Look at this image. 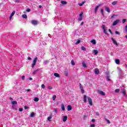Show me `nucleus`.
Listing matches in <instances>:
<instances>
[{
  "mask_svg": "<svg viewBox=\"0 0 127 127\" xmlns=\"http://www.w3.org/2000/svg\"><path fill=\"white\" fill-rule=\"evenodd\" d=\"M36 62H37V58H35L34 61H33V63L32 64V68H34V66H35L36 64Z\"/></svg>",
  "mask_w": 127,
  "mask_h": 127,
  "instance_id": "nucleus-1",
  "label": "nucleus"
},
{
  "mask_svg": "<svg viewBox=\"0 0 127 127\" xmlns=\"http://www.w3.org/2000/svg\"><path fill=\"white\" fill-rule=\"evenodd\" d=\"M79 85L81 93L84 94L85 93V90H84V87H83V85H82L81 83H79Z\"/></svg>",
  "mask_w": 127,
  "mask_h": 127,
  "instance_id": "nucleus-2",
  "label": "nucleus"
},
{
  "mask_svg": "<svg viewBox=\"0 0 127 127\" xmlns=\"http://www.w3.org/2000/svg\"><path fill=\"white\" fill-rule=\"evenodd\" d=\"M87 100L90 106H93V101L92 100V98L91 97H87Z\"/></svg>",
  "mask_w": 127,
  "mask_h": 127,
  "instance_id": "nucleus-3",
  "label": "nucleus"
},
{
  "mask_svg": "<svg viewBox=\"0 0 127 127\" xmlns=\"http://www.w3.org/2000/svg\"><path fill=\"white\" fill-rule=\"evenodd\" d=\"M102 28L103 29L104 33L105 34H108V33H107V28H106V26H105V25H102Z\"/></svg>",
  "mask_w": 127,
  "mask_h": 127,
  "instance_id": "nucleus-4",
  "label": "nucleus"
},
{
  "mask_svg": "<svg viewBox=\"0 0 127 127\" xmlns=\"http://www.w3.org/2000/svg\"><path fill=\"white\" fill-rule=\"evenodd\" d=\"M83 19V12H81L79 14V17L78 18L79 21H81Z\"/></svg>",
  "mask_w": 127,
  "mask_h": 127,
  "instance_id": "nucleus-5",
  "label": "nucleus"
},
{
  "mask_svg": "<svg viewBox=\"0 0 127 127\" xmlns=\"http://www.w3.org/2000/svg\"><path fill=\"white\" fill-rule=\"evenodd\" d=\"M15 14V11H13L11 13L10 17L9 18V20H11V18H12V16H13Z\"/></svg>",
  "mask_w": 127,
  "mask_h": 127,
  "instance_id": "nucleus-6",
  "label": "nucleus"
},
{
  "mask_svg": "<svg viewBox=\"0 0 127 127\" xmlns=\"http://www.w3.org/2000/svg\"><path fill=\"white\" fill-rule=\"evenodd\" d=\"M98 94H99V95H101V96H105L106 95V93H105V92H104V91L102 90H99Z\"/></svg>",
  "mask_w": 127,
  "mask_h": 127,
  "instance_id": "nucleus-7",
  "label": "nucleus"
},
{
  "mask_svg": "<svg viewBox=\"0 0 127 127\" xmlns=\"http://www.w3.org/2000/svg\"><path fill=\"white\" fill-rule=\"evenodd\" d=\"M119 22H120V20L117 19L113 22V26H115V25H117V24H118V23H119Z\"/></svg>",
  "mask_w": 127,
  "mask_h": 127,
  "instance_id": "nucleus-8",
  "label": "nucleus"
},
{
  "mask_svg": "<svg viewBox=\"0 0 127 127\" xmlns=\"http://www.w3.org/2000/svg\"><path fill=\"white\" fill-rule=\"evenodd\" d=\"M31 23L32 24H33V25H37V24H38V22L36 20H32Z\"/></svg>",
  "mask_w": 127,
  "mask_h": 127,
  "instance_id": "nucleus-9",
  "label": "nucleus"
},
{
  "mask_svg": "<svg viewBox=\"0 0 127 127\" xmlns=\"http://www.w3.org/2000/svg\"><path fill=\"white\" fill-rule=\"evenodd\" d=\"M111 40H112V41H113V43H114L115 45H116V46H118L119 45V44H118V42H117V41H116L114 38H111Z\"/></svg>",
  "mask_w": 127,
  "mask_h": 127,
  "instance_id": "nucleus-10",
  "label": "nucleus"
},
{
  "mask_svg": "<svg viewBox=\"0 0 127 127\" xmlns=\"http://www.w3.org/2000/svg\"><path fill=\"white\" fill-rule=\"evenodd\" d=\"M105 10L106 11H107V12L110 13L111 11V10H110V8L107 6H105Z\"/></svg>",
  "mask_w": 127,
  "mask_h": 127,
  "instance_id": "nucleus-11",
  "label": "nucleus"
},
{
  "mask_svg": "<svg viewBox=\"0 0 127 127\" xmlns=\"http://www.w3.org/2000/svg\"><path fill=\"white\" fill-rule=\"evenodd\" d=\"M94 72L96 75H99V74H100V71H99L98 68H95Z\"/></svg>",
  "mask_w": 127,
  "mask_h": 127,
  "instance_id": "nucleus-12",
  "label": "nucleus"
},
{
  "mask_svg": "<svg viewBox=\"0 0 127 127\" xmlns=\"http://www.w3.org/2000/svg\"><path fill=\"white\" fill-rule=\"evenodd\" d=\"M122 94L124 95V96L125 97H127V92H126V90H125V89H123L122 90Z\"/></svg>",
  "mask_w": 127,
  "mask_h": 127,
  "instance_id": "nucleus-13",
  "label": "nucleus"
},
{
  "mask_svg": "<svg viewBox=\"0 0 127 127\" xmlns=\"http://www.w3.org/2000/svg\"><path fill=\"white\" fill-rule=\"evenodd\" d=\"M83 102L84 103H87V95H86L83 96Z\"/></svg>",
  "mask_w": 127,
  "mask_h": 127,
  "instance_id": "nucleus-14",
  "label": "nucleus"
},
{
  "mask_svg": "<svg viewBox=\"0 0 127 127\" xmlns=\"http://www.w3.org/2000/svg\"><path fill=\"white\" fill-rule=\"evenodd\" d=\"M82 67H83V68H86L87 67V64H86L85 63V62H83L82 63Z\"/></svg>",
  "mask_w": 127,
  "mask_h": 127,
  "instance_id": "nucleus-15",
  "label": "nucleus"
},
{
  "mask_svg": "<svg viewBox=\"0 0 127 127\" xmlns=\"http://www.w3.org/2000/svg\"><path fill=\"white\" fill-rule=\"evenodd\" d=\"M61 108L62 110V111H65V106H64V104H62L61 105Z\"/></svg>",
  "mask_w": 127,
  "mask_h": 127,
  "instance_id": "nucleus-16",
  "label": "nucleus"
},
{
  "mask_svg": "<svg viewBox=\"0 0 127 127\" xmlns=\"http://www.w3.org/2000/svg\"><path fill=\"white\" fill-rule=\"evenodd\" d=\"M51 119H52V114H51L50 116L48 117L47 120L49 122H51Z\"/></svg>",
  "mask_w": 127,
  "mask_h": 127,
  "instance_id": "nucleus-17",
  "label": "nucleus"
},
{
  "mask_svg": "<svg viewBox=\"0 0 127 127\" xmlns=\"http://www.w3.org/2000/svg\"><path fill=\"white\" fill-rule=\"evenodd\" d=\"M66 121H67V116H64L63 117V122L65 123V122H66Z\"/></svg>",
  "mask_w": 127,
  "mask_h": 127,
  "instance_id": "nucleus-18",
  "label": "nucleus"
},
{
  "mask_svg": "<svg viewBox=\"0 0 127 127\" xmlns=\"http://www.w3.org/2000/svg\"><path fill=\"white\" fill-rule=\"evenodd\" d=\"M99 7H100V5L95 7V13H97V11H98V9H99Z\"/></svg>",
  "mask_w": 127,
  "mask_h": 127,
  "instance_id": "nucleus-19",
  "label": "nucleus"
},
{
  "mask_svg": "<svg viewBox=\"0 0 127 127\" xmlns=\"http://www.w3.org/2000/svg\"><path fill=\"white\" fill-rule=\"evenodd\" d=\"M54 75L55 77H57V78H59L60 77V75L58 73H54Z\"/></svg>",
  "mask_w": 127,
  "mask_h": 127,
  "instance_id": "nucleus-20",
  "label": "nucleus"
},
{
  "mask_svg": "<svg viewBox=\"0 0 127 127\" xmlns=\"http://www.w3.org/2000/svg\"><path fill=\"white\" fill-rule=\"evenodd\" d=\"M72 110V106L71 105L67 106V111H71Z\"/></svg>",
  "mask_w": 127,
  "mask_h": 127,
  "instance_id": "nucleus-21",
  "label": "nucleus"
},
{
  "mask_svg": "<svg viewBox=\"0 0 127 127\" xmlns=\"http://www.w3.org/2000/svg\"><path fill=\"white\" fill-rule=\"evenodd\" d=\"M90 42L91 43H92V44H93L94 45H95V44H96V40H92L90 41Z\"/></svg>",
  "mask_w": 127,
  "mask_h": 127,
  "instance_id": "nucleus-22",
  "label": "nucleus"
},
{
  "mask_svg": "<svg viewBox=\"0 0 127 127\" xmlns=\"http://www.w3.org/2000/svg\"><path fill=\"white\" fill-rule=\"evenodd\" d=\"M34 101L35 102H38V101H39V98H38V97H35L34 98Z\"/></svg>",
  "mask_w": 127,
  "mask_h": 127,
  "instance_id": "nucleus-23",
  "label": "nucleus"
},
{
  "mask_svg": "<svg viewBox=\"0 0 127 127\" xmlns=\"http://www.w3.org/2000/svg\"><path fill=\"white\" fill-rule=\"evenodd\" d=\"M85 1H82V3H79L78 5L79 6H83V4H84V3H85Z\"/></svg>",
  "mask_w": 127,
  "mask_h": 127,
  "instance_id": "nucleus-24",
  "label": "nucleus"
},
{
  "mask_svg": "<svg viewBox=\"0 0 127 127\" xmlns=\"http://www.w3.org/2000/svg\"><path fill=\"white\" fill-rule=\"evenodd\" d=\"M34 116H35V113H34V112H32V113H31L30 114L31 118H33Z\"/></svg>",
  "mask_w": 127,
  "mask_h": 127,
  "instance_id": "nucleus-25",
  "label": "nucleus"
},
{
  "mask_svg": "<svg viewBox=\"0 0 127 127\" xmlns=\"http://www.w3.org/2000/svg\"><path fill=\"white\" fill-rule=\"evenodd\" d=\"M115 63L118 64H120V60L119 59L115 60Z\"/></svg>",
  "mask_w": 127,
  "mask_h": 127,
  "instance_id": "nucleus-26",
  "label": "nucleus"
},
{
  "mask_svg": "<svg viewBox=\"0 0 127 127\" xmlns=\"http://www.w3.org/2000/svg\"><path fill=\"white\" fill-rule=\"evenodd\" d=\"M61 3L62 4H67V2H66L65 1H61Z\"/></svg>",
  "mask_w": 127,
  "mask_h": 127,
  "instance_id": "nucleus-27",
  "label": "nucleus"
},
{
  "mask_svg": "<svg viewBox=\"0 0 127 127\" xmlns=\"http://www.w3.org/2000/svg\"><path fill=\"white\" fill-rule=\"evenodd\" d=\"M93 53H94L95 55H97V54H98V50H94Z\"/></svg>",
  "mask_w": 127,
  "mask_h": 127,
  "instance_id": "nucleus-28",
  "label": "nucleus"
},
{
  "mask_svg": "<svg viewBox=\"0 0 127 127\" xmlns=\"http://www.w3.org/2000/svg\"><path fill=\"white\" fill-rule=\"evenodd\" d=\"M117 3H118V1H114L112 2V5H116V4H117Z\"/></svg>",
  "mask_w": 127,
  "mask_h": 127,
  "instance_id": "nucleus-29",
  "label": "nucleus"
},
{
  "mask_svg": "<svg viewBox=\"0 0 127 127\" xmlns=\"http://www.w3.org/2000/svg\"><path fill=\"white\" fill-rule=\"evenodd\" d=\"M22 17H23V18H27V15H26V14H23Z\"/></svg>",
  "mask_w": 127,
  "mask_h": 127,
  "instance_id": "nucleus-30",
  "label": "nucleus"
},
{
  "mask_svg": "<svg viewBox=\"0 0 127 127\" xmlns=\"http://www.w3.org/2000/svg\"><path fill=\"white\" fill-rule=\"evenodd\" d=\"M38 71V69H36V70H34V71L33 72V75H35V74H36V73H37Z\"/></svg>",
  "mask_w": 127,
  "mask_h": 127,
  "instance_id": "nucleus-31",
  "label": "nucleus"
},
{
  "mask_svg": "<svg viewBox=\"0 0 127 127\" xmlns=\"http://www.w3.org/2000/svg\"><path fill=\"white\" fill-rule=\"evenodd\" d=\"M80 42H81V40H77V42L75 43L76 45H77V44H79V43H80Z\"/></svg>",
  "mask_w": 127,
  "mask_h": 127,
  "instance_id": "nucleus-32",
  "label": "nucleus"
},
{
  "mask_svg": "<svg viewBox=\"0 0 127 127\" xmlns=\"http://www.w3.org/2000/svg\"><path fill=\"white\" fill-rule=\"evenodd\" d=\"M54 113H55V114H57V113H58V110H57V109H54Z\"/></svg>",
  "mask_w": 127,
  "mask_h": 127,
  "instance_id": "nucleus-33",
  "label": "nucleus"
},
{
  "mask_svg": "<svg viewBox=\"0 0 127 127\" xmlns=\"http://www.w3.org/2000/svg\"><path fill=\"white\" fill-rule=\"evenodd\" d=\"M16 104H17V102L15 101L12 102V105H16Z\"/></svg>",
  "mask_w": 127,
  "mask_h": 127,
  "instance_id": "nucleus-34",
  "label": "nucleus"
},
{
  "mask_svg": "<svg viewBox=\"0 0 127 127\" xmlns=\"http://www.w3.org/2000/svg\"><path fill=\"white\" fill-rule=\"evenodd\" d=\"M105 121L108 123V124H111V122L109 121L107 118H105Z\"/></svg>",
  "mask_w": 127,
  "mask_h": 127,
  "instance_id": "nucleus-35",
  "label": "nucleus"
},
{
  "mask_svg": "<svg viewBox=\"0 0 127 127\" xmlns=\"http://www.w3.org/2000/svg\"><path fill=\"white\" fill-rule=\"evenodd\" d=\"M81 50H83V51H86V48L85 47H81Z\"/></svg>",
  "mask_w": 127,
  "mask_h": 127,
  "instance_id": "nucleus-36",
  "label": "nucleus"
},
{
  "mask_svg": "<svg viewBox=\"0 0 127 127\" xmlns=\"http://www.w3.org/2000/svg\"><path fill=\"white\" fill-rule=\"evenodd\" d=\"M71 65H75V62H74L73 60H71Z\"/></svg>",
  "mask_w": 127,
  "mask_h": 127,
  "instance_id": "nucleus-37",
  "label": "nucleus"
},
{
  "mask_svg": "<svg viewBox=\"0 0 127 127\" xmlns=\"http://www.w3.org/2000/svg\"><path fill=\"white\" fill-rule=\"evenodd\" d=\"M56 99V95H54L53 96V100L55 101Z\"/></svg>",
  "mask_w": 127,
  "mask_h": 127,
  "instance_id": "nucleus-38",
  "label": "nucleus"
},
{
  "mask_svg": "<svg viewBox=\"0 0 127 127\" xmlns=\"http://www.w3.org/2000/svg\"><path fill=\"white\" fill-rule=\"evenodd\" d=\"M101 12L102 15L104 16V9H101Z\"/></svg>",
  "mask_w": 127,
  "mask_h": 127,
  "instance_id": "nucleus-39",
  "label": "nucleus"
},
{
  "mask_svg": "<svg viewBox=\"0 0 127 127\" xmlns=\"http://www.w3.org/2000/svg\"><path fill=\"white\" fill-rule=\"evenodd\" d=\"M115 33L116 34H117V35H120L121 34L120 32H119L118 31H115Z\"/></svg>",
  "mask_w": 127,
  "mask_h": 127,
  "instance_id": "nucleus-40",
  "label": "nucleus"
},
{
  "mask_svg": "<svg viewBox=\"0 0 127 127\" xmlns=\"http://www.w3.org/2000/svg\"><path fill=\"white\" fill-rule=\"evenodd\" d=\"M120 92V89H117L115 90V93H119Z\"/></svg>",
  "mask_w": 127,
  "mask_h": 127,
  "instance_id": "nucleus-41",
  "label": "nucleus"
},
{
  "mask_svg": "<svg viewBox=\"0 0 127 127\" xmlns=\"http://www.w3.org/2000/svg\"><path fill=\"white\" fill-rule=\"evenodd\" d=\"M41 88H42V89H45V85L44 84H42Z\"/></svg>",
  "mask_w": 127,
  "mask_h": 127,
  "instance_id": "nucleus-42",
  "label": "nucleus"
},
{
  "mask_svg": "<svg viewBox=\"0 0 127 127\" xmlns=\"http://www.w3.org/2000/svg\"><path fill=\"white\" fill-rule=\"evenodd\" d=\"M48 88H49V90H52V89H53V87H52V86H50L48 87Z\"/></svg>",
  "mask_w": 127,
  "mask_h": 127,
  "instance_id": "nucleus-43",
  "label": "nucleus"
},
{
  "mask_svg": "<svg viewBox=\"0 0 127 127\" xmlns=\"http://www.w3.org/2000/svg\"><path fill=\"white\" fill-rule=\"evenodd\" d=\"M44 64H47L48 63H49V61H45L44 62Z\"/></svg>",
  "mask_w": 127,
  "mask_h": 127,
  "instance_id": "nucleus-44",
  "label": "nucleus"
},
{
  "mask_svg": "<svg viewBox=\"0 0 127 127\" xmlns=\"http://www.w3.org/2000/svg\"><path fill=\"white\" fill-rule=\"evenodd\" d=\"M126 21H127V19H124L122 20L123 23H125Z\"/></svg>",
  "mask_w": 127,
  "mask_h": 127,
  "instance_id": "nucleus-45",
  "label": "nucleus"
},
{
  "mask_svg": "<svg viewBox=\"0 0 127 127\" xmlns=\"http://www.w3.org/2000/svg\"><path fill=\"white\" fill-rule=\"evenodd\" d=\"M64 74L66 77L68 76V72L67 71H64Z\"/></svg>",
  "mask_w": 127,
  "mask_h": 127,
  "instance_id": "nucleus-46",
  "label": "nucleus"
},
{
  "mask_svg": "<svg viewBox=\"0 0 127 127\" xmlns=\"http://www.w3.org/2000/svg\"><path fill=\"white\" fill-rule=\"evenodd\" d=\"M95 114H96V116H100V114H99V112H95Z\"/></svg>",
  "mask_w": 127,
  "mask_h": 127,
  "instance_id": "nucleus-47",
  "label": "nucleus"
},
{
  "mask_svg": "<svg viewBox=\"0 0 127 127\" xmlns=\"http://www.w3.org/2000/svg\"><path fill=\"white\" fill-rule=\"evenodd\" d=\"M109 32H110L111 34L113 35V32H112V30H111V29H109Z\"/></svg>",
  "mask_w": 127,
  "mask_h": 127,
  "instance_id": "nucleus-48",
  "label": "nucleus"
},
{
  "mask_svg": "<svg viewBox=\"0 0 127 127\" xmlns=\"http://www.w3.org/2000/svg\"><path fill=\"white\" fill-rule=\"evenodd\" d=\"M22 80H24V79H25V76L24 75L22 76Z\"/></svg>",
  "mask_w": 127,
  "mask_h": 127,
  "instance_id": "nucleus-49",
  "label": "nucleus"
},
{
  "mask_svg": "<svg viewBox=\"0 0 127 127\" xmlns=\"http://www.w3.org/2000/svg\"><path fill=\"white\" fill-rule=\"evenodd\" d=\"M19 112H22V111H23V109L22 108H19Z\"/></svg>",
  "mask_w": 127,
  "mask_h": 127,
  "instance_id": "nucleus-50",
  "label": "nucleus"
},
{
  "mask_svg": "<svg viewBox=\"0 0 127 127\" xmlns=\"http://www.w3.org/2000/svg\"><path fill=\"white\" fill-rule=\"evenodd\" d=\"M115 16H117V15L114 14L111 16V18H114V17H115Z\"/></svg>",
  "mask_w": 127,
  "mask_h": 127,
  "instance_id": "nucleus-51",
  "label": "nucleus"
},
{
  "mask_svg": "<svg viewBox=\"0 0 127 127\" xmlns=\"http://www.w3.org/2000/svg\"><path fill=\"white\" fill-rule=\"evenodd\" d=\"M27 12H30V9H28L26 10Z\"/></svg>",
  "mask_w": 127,
  "mask_h": 127,
  "instance_id": "nucleus-52",
  "label": "nucleus"
},
{
  "mask_svg": "<svg viewBox=\"0 0 127 127\" xmlns=\"http://www.w3.org/2000/svg\"><path fill=\"white\" fill-rule=\"evenodd\" d=\"M107 79L108 81H111V79H110V77L109 76L107 77Z\"/></svg>",
  "mask_w": 127,
  "mask_h": 127,
  "instance_id": "nucleus-53",
  "label": "nucleus"
},
{
  "mask_svg": "<svg viewBox=\"0 0 127 127\" xmlns=\"http://www.w3.org/2000/svg\"><path fill=\"white\" fill-rule=\"evenodd\" d=\"M90 127H95V125L92 124V125H90Z\"/></svg>",
  "mask_w": 127,
  "mask_h": 127,
  "instance_id": "nucleus-54",
  "label": "nucleus"
},
{
  "mask_svg": "<svg viewBox=\"0 0 127 127\" xmlns=\"http://www.w3.org/2000/svg\"><path fill=\"white\" fill-rule=\"evenodd\" d=\"M20 0H15V2H19Z\"/></svg>",
  "mask_w": 127,
  "mask_h": 127,
  "instance_id": "nucleus-55",
  "label": "nucleus"
},
{
  "mask_svg": "<svg viewBox=\"0 0 127 127\" xmlns=\"http://www.w3.org/2000/svg\"><path fill=\"white\" fill-rule=\"evenodd\" d=\"M91 121L92 123H95V119H92Z\"/></svg>",
  "mask_w": 127,
  "mask_h": 127,
  "instance_id": "nucleus-56",
  "label": "nucleus"
},
{
  "mask_svg": "<svg viewBox=\"0 0 127 127\" xmlns=\"http://www.w3.org/2000/svg\"><path fill=\"white\" fill-rule=\"evenodd\" d=\"M117 69H118V70H119V71H122V69L119 67H118Z\"/></svg>",
  "mask_w": 127,
  "mask_h": 127,
  "instance_id": "nucleus-57",
  "label": "nucleus"
},
{
  "mask_svg": "<svg viewBox=\"0 0 127 127\" xmlns=\"http://www.w3.org/2000/svg\"><path fill=\"white\" fill-rule=\"evenodd\" d=\"M26 91H27V92H30L31 91V90H30V89H27Z\"/></svg>",
  "mask_w": 127,
  "mask_h": 127,
  "instance_id": "nucleus-58",
  "label": "nucleus"
},
{
  "mask_svg": "<svg viewBox=\"0 0 127 127\" xmlns=\"http://www.w3.org/2000/svg\"><path fill=\"white\" fill-rule=\"evenodd\" d=\"M28 60H31V58L28 57Z\"/></svg>",
  "mask_w": 127,
  "mask_h": 127,
  "instance_id": "nucleus-59",
  "label": "nucleus"
},
{
  "mask_svg": "<svg viewBox=\"0 0 127 127\" xmlns=\"http://www.w3.org/2000/svg\"><path fill=\"white\" fill-rule=\"evenodd\" d=\"M84 24V22H82L81 23L80 25H83Z\"/></svg>",
  "mask_w": 127,
  "mask_h": 127,
  "instance_id": "nucleus-60",
  "label": "nucleus"
},
{
  "mask_svg": "<svg viewBox=\"0 0 127 127\" xmlns=\"http://www.w3.org/2000/svg\"><path fill=\"white\" fill-rule=\"evenodd\" d=\"M39 7H40V8H41V7H42V6L41 5H40L39 6Z\"/></svg>",
  "mask_w": 127,
  "mask_h": 127,
  "instance_id": "nucleus-61",
  "label": "nucleus"
},
{
  "mask_svg": "<svg viewBox=\"0 0 127 127\" xmlns=\"http://www.w3.org/2000/svg\"><path fill=\"white\" fill-rule=\"evenodd\" d=\"M29 79H30V80H32V78L30 77V78H29Z\"/></svg>",
  "mask_w": 127,
  "mask_h": 127,
  "instance_id": "nucleus-62",
  "label": "nucleus"
},
{
  "mask_svg": "<svg viewBox=\"0 0 127 127\" xmlns=\"http://www.w3.org/2000/svg\"><path fill=\"white\" fill-rule=\"evenodd\" d=\"M125 32H127V28H126Z\"/></svg>",
  "mask_w": 127,
  "mask_h": 127,
  "instance_id": "nucleus-63",
  "label": "nucleus"
},
{
  "mask_svg": "<svg viewBox=\"0 0 127 127\" xmlns=\"http://www.w3.org/2000/svg\"><path fill=\"white\" fill-rule=\"evenodd\" d=\"M125 38L127 39V35L125 36Z\"/></svg>",
  "mask_w": 127,
  "mask_h": 127,
  "instance_id": "nucleus-64",
  "label": "nucleus"
}]
</instances>
